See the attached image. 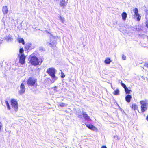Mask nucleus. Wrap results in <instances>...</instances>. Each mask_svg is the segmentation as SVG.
<instances>
[{
    "label": "nucleus",
    "mask_w": 148,
    "mask_h": 148,
    "mask_svg": "<svg viewBox=\"0 0 148 148\" xmlns=\"http://www.w3.org/2000/svg\"><path fill=\"white\" fill-rule=\"evenodd\" d=\"M30 62L32 65L36 66L38 65L39 61L36 56L31 55L30 56Z\"/></svg>",
    "instance_id": "1"
},
{
    "label": "nucleus",
    "mask_w": 148,
    "mask_h": 148,
    "mask_svg": "<svg viewBox=\"0 0 148 148\" xmlns=\"http://www.w3.org/2000/svg\"><path fill=\"white\" fill-rule=\"evenodd\" d=\"M56 71L55 68L53 67H51L48 69L47 71V73L54 80L57 79L56 77L55 74Z\"/></svg>",
    "instance_id": "2"
},
{
    "label": "nucleus",
    "mask_w": 148,
    "mask_h": 148,
    "mask_svg": "<svg viewBox=\"0 0 148 148\" xmlns=\"http://www.w3.org/2000/svg\"><path fill=\"white\" fill-rule=\"evenodd\" d=\"M141 105V111L143 112L147 110L148 106V101L147 100H141L140 102Z\"/></svg>",
    "instance_id": "3"
},
{
    "label": "nucleus",
    "mask_w": 148,
    "mask_h": 148,
    "mask_svg": "<svg viewBox=\"0 0 148 148\" xmlns=\"http://www.w3.org/2000/svg\"><path fill=\"white\" fill-rule=\"evenodd\" d=\"M11 103L12 108H14L15 111H17L18 107V102L16 100L14 99H12L11 101Z\"/></svg>",
    "instance_id": "4"
},
{
    "label": "nucleus",
    "mask_w": 148,
    "mask_h": 148,
    "mask_svg": "<svg viewBox=\"0 0 148 148\" xmlns=\"http://www.w3.org/2000/svg\"><path fill=\"white\" fill-rule=\"evenodd\" d=\"M36 80L32 77H29L27 81V84L28 86H33L35 84Z\"/></svg>",
    "instance_id": "5"
},
{
    "label": "nucleus",
    "mask_w": 148,
    "mask_h": 148,
    "mask_svg": "<svg viewBox=\"0 0 148 148\" xmlns=\"http://www.w3.org/2000/svg\"><path fill=\"white\" fill-rule=\"evenodd\" d=\"M18 56L19 57V63L22 65L24 64L25 62V56L24 54H21V55L19 54Z\"/></svg>",
    "instance_id": "6"
},
{
    "label": "nucleus",
    "mask_w": 148,
    "mask_h": 148,
    "mask_svg": "<svg viewBox=\"0 0 148 148\" xmlns=\"http://www.w3.org/2000/svg\"><path fill=\"white\" fill-rule=\"evenodd\" d=\"M135 15L136 17V19L138 21L140 20L141 16L138 13V10L137 8H135L133 10Z\"/></svg>",
    "instance_id": "7"
},
{
    "label": "nucleus",
    "mask_w": 148,
    "mask_h": 148,
    "mask_svg": "<svg viewBox=\"0 0 148 148\" xmlns=\"http://www.w3.org/2000/svg\"><path fill=\"white\" fill-rule=\"evenodd\" d=\"M85 125L88 128L91 130L96 131L97 130V129L91 124L86 123H85Z\"/></svg>",
    "instance_id": "8"
},
{
    "label": "nucleus",
    "mask_w": 148,
    "mask_h": 148,
    "mask_svg": "<svg viewBox=\"0 0 148 148\" xmlns=\"http://www.w3.org/2000/svg\"><path fill=\"white\" fill-rule=\"evenodd\" d=\"M26 50L28 51L31 50L35 48L34 45H32L30 43L26 44L25 47Z\"/></svg>",
    "instance_id": "9"
},
{
    "label": "nucleus",
    "mask_w": 148,
    "mask_h": 148,
    "mask_svg": "<svg viewBox=\"0 0 148 148\" xmlns=\"http://www.w3.org/2000/svg\"><path fill=\"white\" fill-rule=\"evenodd\" d=\"M25 86L23 83H21L20 86V90L19 91V93L21 95L24 94L25 92Z\"/></svg>",
    "instance_id": "10"
},
{
    "label": "nucleus",
    "mask_w": 148,
    "mask_h": 148,
    "mask_svg": "<svg viewBox=\"0 0 148 148\" xmlns=\"http://www.w3.org/2000/svg\"><path fill=\"white\" fill-rule=\"evenodd\" d=\"M82 116L83 118L87 121H90L91 119L90 117L84 111H82Z\"/></svg>",
    "instance_id": "11"
},
{
    "label": "nucleus",
    "mask_w": 148,
    "mask_h": 148,
    "mask_svg": "<svg viewBox=\"0 0 148 148\" xmlns=\"http://www.w3.org/2000/svg\"><path fill=\"white\" fill-rule=\"evenodd\" d=\"M8 8L7 6H3L2 8V11L4 14H7L8 12Z\"/></svg>",
    "instance_id": "12"
},
{
    "label": "nucleus",
    "mask_w": 148,
    "mask_h": 148,
    "mask_svg": "<svg viewBox=\"0 0 148 148\" xmlns=\"http://www.w3.org/2000/svg\"><path fill=\"white\" fill-rule=\"evenodd\" d=\"M132 98V96L129 95H127L125 97L126 101L128 103H130Z\"/></svg>",
    "instance_id": "13"
},
{
    "label": "nucleus",
    "mask_w": 148,
    "mask_h": 148,
    "mask_svg": "<svg viewBox=\"0 0 148 148\" xmlns=\"http://www.w3.org/2000/svg\"><path fill=\"white\" fill-rule=\"evenodd\" d=\"M67 5V2H66L65 0H62L60 1V5L61 7H65Z\"/></svg>",
    "instance_id": "14"
},
{
    "label": "nucleus",
    "mask_w": 148,
    "mask_h": 148,
    "mask_svg": "<svg viewBox=\"0 0 148 148\" xmlns=\"http://www.w3.org/2000/svg\"><path fill=\"white\" fill-rule=\"evenodd\" d=\"M5 39L7 41H11L12 40V36L9 35L8 36H6L5 37Z\"/></svg>",
    "instance_id": "15"
},
{
    "label": "nucleus",
    "mask_w": 148,
    "mask_h": 148,
    "mask_svg": "<svg viewBox=\"0 0 148 148\" xmlns=\"http://www.w3.org/2000/svg\"><path fill=\"white\" fill-rule=\"evenodd\" d=\"M76 114L77 116V117L78 118H79L81 119H82V112H81L80 111H79L78 112H77Z\"/></svg>",
    "instance_id": "16"
},
{
    "label": "nucleus",
    "mask_w": 148,
    "mask_h": 148,
    "mask_svg": "<svg viewBox=\"0 0 148 148\" xmlns=\"http://www.w3.org/2000/svg\"><path fill=\"white\" fill-rule=\"evenodd\" d=\"M122 19L123 20H126L127 17V14L125 12H123L122 14Z\"/></svg>",
    "instance_id": "17"
},
{
    "label": "nucleus",
    "mask_w": 148,
    "mask_h": 148,
    "mask_svg": "<svg viewBox=\"0 0 148 148\" xmlns=\"http://www.w3.org/2000/svg\"><path fill=\"white\" fill-rule=\"evenodd\" d=\"M18 41L19 43H21L23 45H24L25 44L24 40L22 38H19Z\"/></svg>",
    "instance_id": "18"
},
{
    "label": "nucleus",
    "mask_w": 148,
    "mask_h": 148,
    "mask_svg": "<svg viewBox=\"0 0 148 148\" xmlns=\"http://www.w3.org/2000/svg\"><path fill=\"white\" fill-rule=\"evenodd\" d=\"M111 62V60H110V58H106L104 61V62L106 64H109Z\"/></svg>",
    "instance_id": "19"
},
{
    "label": "nucleus",
    "mask_w": 148,
    "mask_h": 148,
    "mask_svg": "<svg viewBox=\"0 0 148 148\" xmlns=\"http://www.w3.org/2000/svg\"><path fill=\"white\" fill-rule=\"evenodd\" d=\"M48 45L51 47H52L55 46V42H54L53 41L51 42V41L50 42H48Z\"/></svg>",
    "instance_id": "20"
},
{
    "label": "nucleus",
    "mask_w": 148,
    "mask_h": 148,
    "mask_svg": "<svg viewBox=\"0 0 148 148\" xmlns=\"http://www.w3.org/2000/svg\"><path fill=\"white\" fill-rule=\"evenodd\" d=\"M5 102L6 105L8 109L9 110H10L11 109V108L9 105V104L8 102V101L7 100H6L5 101Z\"/></svg>",
    "instance_id": "21"
},
{
    "label": "nucleus",
    "mask_w": 148,
    "mask_h": 148,
    "mask_svg": "<svg viewBox=\"0 0 148 148\" xmlns=\"http://www.w3.org/2000/svg\"><path fill=\"white\" fill-rule=\"evenodd\" d=\"M125 90L126 94H129L131 92V90L129 89L127 87L125 89Z\"/></svg>",
    "instance_id": "22"
},
{
    "label": "nucleus",
    "mask_w": 148,
    "mask_h": 148,
    "mask_svg": "<svg viewBox=\"0 0 148 148\" xmlns=\"http://www.w3.org/2000/svg\"><path fill=\"white\" fill-rule=\"evenodd\" d=\"M119 91L118 89H116L114 91L113 93L114 95H119Z\"/></svg>",
    "instance_id": "23"
},
{
    "label": "nucleus",
    "mask_w": 148,
    "mask_h": 148,
    "mask_svg": "<svg viewBox=\"0 0 148 148\" xmlns=\"http://www.w3.org/2000/svg\"><path fill=\"white\" fill-rule=\"evenodd\" d=\"M132 108L134 110H136L137 109L138 107L136 104H133L132 106Z\"/></svg>",
    "instance_id": "24"
},
{
    "label": "nucleus",
    "mask_w": 148,
    "mask_h": 148,
    "mask_svg": "<svg viewBox=\"0 0 148 148\" xmlns=\"http://www.w3.org/2000/svg\"><path fill=\"white\" fill-rule=\"evenodd\" d=\"M19 53L20 55H21V54H23V52H24V49L23 48H21L19 49Z\"/></svg>",
    "instance_id": "25"
},
{
    "label": "nucleus",
    "mask_w": 148,
    "mask_h": 148,
    "mask_svg": "<svg viewBox=\"0 0 148 148\" xmlns=\"http://www.w3.org/2000/svg\"><path fill=\"white\" fill-rule=\"evenodd\" d=\"M121 85L124 88V89L127 87L126 85L125 84H124V83H123L122 82L121 83Z\"/></svg>",
    "instance_id": "26"
},
{
    "label": "nucleus",
    "mask_w": 148,
    "mask_h": 148,
    "mask_svg": "<svg viewBox=\"0 0 148 148\" xmlns=\"http://www.w3.org/2000/svg\"><path fill=\"white\" fill-rule=\"evenodd\" d=\"M59 105L61 107H63L65 106V104L63 103H59Z\"/></svg>",
    "instance_id": "27"
},
{
    "label": "nucleus",
    "mask_w": 148,
    "mask_h": 148,
    "mask_svg": "<svg viewBox=\"0 0 148 148\" xmlns=\"http://www.w3.org/2000/svg\"><path fill=\"white\" fill-rule=\"evenodd\" d=\"M65 75L64 74V73L63 72H62L61 75V78H64L65 77Z\"/></svg>",
    "instance_id": "28"
},
{
    "label": "nucleus",
    "mask_w": 148,
    "mask_h": 148,
    "mask_svg": "<svg viewBox=\"0 0 148 148\" xmlns=\"http://www.w3.org/2000/svg\"><path fill=\"white\" fill-rule=\"evenodd\" d=\"M122 58L123 60H125L126 59V56L124 55H123L122 56Z\"/></svg>",
    "instance_id": "29"
},
{
    "label": "nucleus",
    "mask_w": 148,
    "mask_h": 148,
    "mask_svg": "<svg viewBox=\"0 0 148 148\" xmlns=\"http://www.w3.org/2000/svg\"><path fill=\"white\" fill-rule=\"evenodd\" d=\"M144 66L147 67L148 68V63H146L144 64Z\"/></svg>",
    "instance_id": "30"
},
{
    "label": "nucleus",
    "mask_w": 148,
    "mask_h": 148,
    "mask_svg": "<svg viewBox=\"0 0 148 148\" xmlns=\"http://www.w3.org/2000/svg\"><path fill=\"white\" fill-rule=\"evenodd\" d=\"M40 50H41L43 51H45V49L42 47H40Z\"/></svg>",
    "instance_id": "31"
},
{
    "label": "nucleus",
    "mask_w": 148,
    "mask_h": 148,
    "mask_svg": "<svg viewBox=\"0 0 148 148\" xmlns=\"http://www.w3.org/2000/svg\"><path fill=\"white\" fill-rule=\"evenodd\" d=\"M57 87L56 86H55V87H54V90L55 91H57Z\"/></svg>",
    "instance_id": "32"
},
{
    "label": "nucleus",
    "mask_w": 148,
    "mask_h": 148,
    "mask_svg": "<svg viewBox=\"0 0 148 148\" xmlns=\"http://www.w3.org/2000/svg\"><path fill=\"white\" fill-rule=\"evenodd\" d=\"M101 148H107V147L106 146H102Z\"/></svg>",
    "instance_id": "33"
},
{
    "label": "nucleus",
    "mask_w": 148,
    "mask_h": 148,
    "mask_svg": "<svg viewBox=\"0 0 148 148\" xmlns=\"http://www.w3.org/2000/svg\"><path fill=\"white\" fill-rule=\"evenodd\" d=\"M146 119L148 121V115L146 116Z\"/></svg>",
    "instance_id": "34"
},
{
    "label": "nucleus",
    "mask_w": 148,
    "mask_h": 148,
    "mask_svg": "<svg viewBox=\"0 0 148 148\" xmlns=\"http://www.w3.org/2000/svg\"><path fill=\"white\" fill-rule=\"evenodd\" d=\"M7 132L8 133V134H10V132H11V131H10V130H9V131H8Z\"/></svg>",
    "instance_id": "35"
},
{
    "label": "nucleus",
    "mask_w": 148,
    "mask_h": 148,
    "mask_svg": "<svg viewBox=\"0 0 148 148\" xmlns=\"http://www.w3.org/2000/svg\"><path fill=\"white\" fill-rule=\"evenodd\" d=\"M146 26L148 28V23L146 24Z\"/></svg>",
    "instance_id": "36"
},
{
    "label": "nucleus",
    "mask_w": 148,
    "mask_h": 148,
    "mask_svg": "<svg viewBox=\"0 0 148 148\" xmlns=\"http://www.w3.org/2000/svg\"><path fill=\"white\" fill-rule=\"evenodd\" d=\"M114 138H115V137H117V140H119V138H118V137L117 136H114Z\"/></svg>",
    "instance_id": "37"
},
{
    "label": "nucleus",
    "mask_w": 148,
    "mask_h": 148,
    "mask_svg": "<svg viewBox=\"0 0 148 148\" xmlns=\"http://www.w3.org/2000/svg\"><path fill=\"white\" fill-rule=\"evenodd\" d=\"M60 18L62 21V18L61 16H60Z\"/></svg>",
    "instance_id": "38"
}]
</instances>
